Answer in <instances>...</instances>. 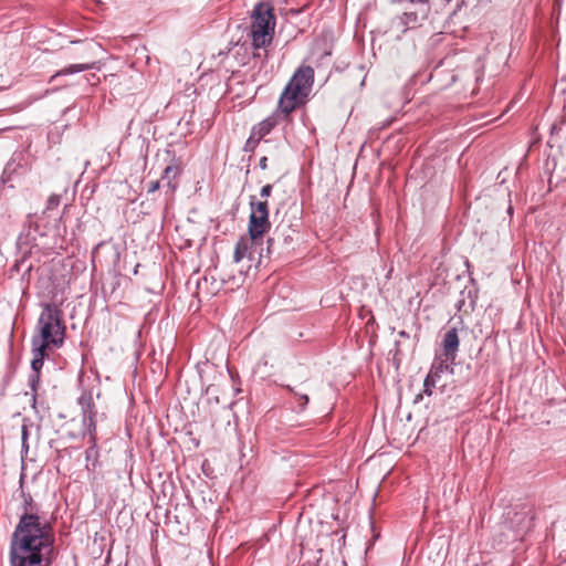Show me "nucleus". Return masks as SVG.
I'll list each match as a JSON object with an SVG mask.
<instances>
[{
  "label": "nucleus",
  "instance_id": "obj_33",
  "mask_svg": "<svg viewBox=\"0 0 566 566\" xmlns=\"http://www.w3.org/2000/svg\"><path fill=\"white\" fill-rule=\"evenodd\" d=\"M259 167L262 169V170H265L268 168V157L266 156H263L260 158L259 160Z\"/></svg>",
  "mask_w": 566,
  "mask_h": 566
},
{
  "label": "nucleus",
  "instance_id": "obj_7",
  "mask_svg": "<svg viewBox=\"0 0 566 566\" xmlns=\"http://www.w3.org/2000/svg\"><path fill=\"white\" fill-rule=\"evenodd\" d=\"M57 557V551L48 549L38 552L31 549L27 553L18 551H10V565L11 566H51Z\"/></svg>",
  "mask_w": 566,
  "mask_h": 566
},
{
  "label": "nucleus",
  "instance_id": "obj_2",
  "mask_svg": "<svg viewBox=\"0 0 566 566\" xmlns=\"http://www.w3.org/2000/svg\"><path fill=\"white\" fill-rule=\"evenodd\" d=\"M314 84V69L301 65L285 85L277 108L286 116L307 101Z\"/></svg>",
  "mask_w": 566,
  "mask_h": 566
},
{
  "label": "nucleus",
  "instance_id": "obj_37",
  "mask_svg": "<svg viewBox=\"0 0 566 566\" xmlns=\"http://www.w3.org/2000/svg\"><path fill=\"white\" fill-rule=\"evenodd\" d=\"M423 395H424V394H423V391H422L421 394H418V395L415 397L413 402H415V403H418V402L422 399V396H423Z\"/></svg>",
  "mask_w": 566,
  "mask_h": 566
},
{
  "label": "nucleus",
  "instance_id": "obj_26",
  "mask_svg": "<svg viewBox=\"0 0 566 566\" xmlns=\"http://www.w3.org/2000/svg\"><path fill=\"white\" fill-rule=\"evenodd\" d=\"M431 366H441L442 374L446 371L453 374V371H454V369H453L454 365H451V360H447V358L444 360H442L440 357H436Z\"/></svg>",
  "mask_w": 566,
  "mask_h": 566
},
{
  "label": "nucleus",
  "instance_id": "obj_25",
  "mask_svg": "<svg viewBox=\"0 0 566 566\" xmlns=\"http://www.w3.org/2000/svg\"><path fill=\"white\" fill-rule=\"evenodd\" d=\"M280 233H281V224H279L275 228V230L273 232V235L269 237L268 240H266V255L272 254L276 241L280 240Z\"/></svg>",
  "mask_w": 566,
  "mask_h": 566
},
{
  "label": "nucleus",
  "instance_id": "obj_34",
  "mask_svg": "<svg viewBox=\"0 0 566 566\" xmlns=\"http://www.w3.org/2000/svg\"><path fill=\"white\" fill-rule=\"evenodd\" d=\"M465 297L464 296H461L460 300L457 302L455 306L459 311L462 310V307L465 305Z\"/></svg>",
  "mask_w": 566,
  "mask_h": 566
},
{
  "label": "nucleus",
  "instance_id": "obj_11",
  "mask_svg": "<svg viewBox=\"0 0 566 566\" xmlns=\"http://www.w3.org/2000/svg\"><path fill=\"white\" fill-rule=\"evenodd\" d=\"M41 218L33 220L32 216L28 217V228H24L19 235V241L22 243L36 244L38 237H45L48 234L44 226L41 224Z\"/></svg>",
  "mask_w": 566,
  "mask_h": 566
},
{
  "label": "nucleus",
  "instance_id": "obj_32",
  "mask_svg": "<svg viewBox=\"0 0 566 566\" xmlns=\"http://www.w3.org/2000/svg\"><path fill=\"white\" fill-rule=\"evenodd\" d=\"M161 182H163L161 180L150 181L148 184L147 192L153 193V192L157 191L160 188Z\"/></svg>",
  "mask_w": 566,
  "mask_h": 566
},
{
  "label": "nucleus",
  "instance_id": "obj_21",
  "mask_svg": "<svg viewBox=\"0 0 566 566\" xmlns=\"http://www.w3.org/2000/svg\"><path fill=\"white\" fill-rule=\"evenodd\" d=\"M249 256L250 260L253 259L252 252H250L249 242L245 239H241L237 242L233 253V261L239 263L244 256Z\"/></svg>",
  "mask_w": 566,
  "mask_h": 566
},
{
  "label": "nucleus",
  "instance_id": "obj_23",
  "mask_svg": "<svg viewBox=\"0 0 566 566\" xmlns=\"http://www.w3.org/2000/svg\"><path fill=\"white\" fill-rule=\"evenodd\" d=\"M94 418L95 417L86 416V418L82 419L83 427L90 436L88 439L96 438V422Z\"/></svg>",
  "mask_w": 566,
  "mask_h": 566
},
{
  "label": "nucleus",
  "instance_id": "obj_15",
  "mask_svg": "<svg viewBox=\"0 0 566 566\" xmlns=\"http://www.w3.org/2000/svg\"><path fill=\"white\" fill-rule=\"evenodd\" d=\"M52 346L50 339H43L40 337L32 338V355L41 358H48V348Z\"/></svg>",
  "mask_w": 566,
  "mask_h": 566
},
{
  "label": "nucleus",
  "instance_id": "obj_39",
  "mask_svg": "<svg viewBox=\"0 0 566 566\" xmlns=\"http://www.w3.org/2000/svg\"><path fill=\"white\" fill-rule=\"evenodd\" d=\"M61 219H62V217H60L57 220H55V222H56V223H60ZM55 227H56V233H57V234H60L61 232H60V227H59V224H55Z\"/></svg>",
  "mask_w": 566,
  "mask_h": 566
},
{
  "label": "nucleus",
  "instance_id": "obj_17",
  "mask_svg": "<svg viewBox=\"0 0 566 566\" xmlns=\"http://www.w3.org/2000/svg\"><path fill=\"white\" fill-rule=\"evenodd\" d=\"M77 401L81 407L83 418H86V416L95 417V405L91 392H83Z\"/></svg>",
  "mask_w": 566,
  "mask_h": 566
},
{
  "label": "nucleus",
  "instance_id": "obj_1",
  "mask_svg": "<svg viewBox=\"0 0 566 566\" xmlns=\"http://www.w3.org/2000/svg\"><path fill=\"white\" fill-rule=\"evenodd\" d=\"M22 512L10 538V551L21 553L55 549V534L52 524L39 515V505L31 494L21 489Z\"/></svg>",
  "mask_w": 566,
  "mask_h": 566
},
{
  "label": "nucleus",
  "instance_id": "obj_22",
  "mask_svg": "<svg viewBox=\"0 0 566 566\" xmlns=\"http://www.w3.org/2000/svg\"><path fill=\"white\" fill-rule=\"evenodd\" d=\"M478 293H479V291L474 286H472L470 289L468 286H465L461 291V296H464L465 300H469V307L471 311H474V308L476 306Z\"/></svg>",
  "mask_w": 566,
  "mask_h": 566
},
{
  "label": "nucleus",
  "instance_id": "obj_20",
  "mask_svg": "<svg viewBox=\"0 0 566 566\" xmlns=\"http://www.w3.org/2000/svg\"><path fill=\"white\" fill-rule=\"evenodd\" d=\"M93 64H70L63 69H61L60 71H57L52 77H51V81H54L56 77H60V76H65V75H71V74H75V73H80V72H83V71H87L90 69H92Z\"/></svg>",
  "mask_w": 566,
  "mask_h": 566
},
{
  "label": "nucleus",
  "instance_id": "obj_38",
  "mask_svg": "<svg viewBox=\"0 0 566 566\" xmlns=\"http://www.w3.org/2000/svg\"><path fill=\"white\" fill-rule=\"evenodd\" d=\"M283 237V240H284V243L289 244V237H285L284 235V231L283 229L281 228V233H280V238Z\"/></svg>",
  "mask_w": 566,
  "mask_h": 566
},
{
  "label": "nucleus",
  "instance_id": "obj_14",
  "mask_svg": "<svg viewBox=\"0 0 566 566\" xmlns=\"http://www.w3.org/2000/svg\"><path fill=\"white\" fill-rule=\"evenodd\" d=\"M442 367L441 366H431L428 375L423 380V394L427 396L432 395V388L436 387L438 380L441 378Z\"/></svg>",
  "mask_w": 566,
  "mask_h": 566
},
{
  "label": "nucleus",
  "instance_id": "obj_27",
  "mask_svg": "<svg viewBox=\"0 0 566 566\" xmlns=\"http://www.w3.org/2000/svg\"><path fill=\"white\" fill-rule=\"evenodd\" d=\"M60 200H61V197L57 196V195H51L46 201V209L45 211L43 212V214L46 212V211H51V210H54L59 207L60 205Z\"/></svg>",
  "mask_w": 566,
  "mask_h": 566
},
{
  "label": "nucleus",
  "instance_id": "obj_31",
  "mask_svg": "<svg viewBox=\"0 0 566 566\" xmlns=\"http://www.w3.org/2000/svg\"><path fill=\"white\" fill-rule=\"evenodd\" d=\"M84 80L88 85H96L99 82V77L94 73L84 75Z\"/></svg>",
  "mask_w": 566,
  "mask_h": 566
},
{
  "label": "nucleus",
  "instance_id": "obj_5",
  "mask_svg": "<svg viewBox=\"0 0 566 566\" xmlns=\"http://www.w3.org/2000/svg\"><path fill=\"white\" fill-rule=\"evenodd\" d=\"M40 336L50 339L52 347L61 348L64 344L65 325L62 311L54 304L46 303L38 319Z\"/></svg>",
  "mask_w": 566,
  "mask_h": 566
},
{
  "label": "nucleus",
  "instance_id": "obj_29",
  "mask_svg": "<svg viewBox=\"0 0 566 566\" xmlns=\"http://www.w3.org/2000/svg\"><path fill=\"white\" fill-rule=\"evenodd\" d=\"M273 191V185L266 184L260 189V197L264 200H266L269 197H271Z\"/></svg>",
  "mask_w": 566,
  "mask_h": 566
},
{
  "label": "nucleus",
  "instance_id": "obj_12",
  "mask_svg": "<svg viewBox=\"0 0 566 566\" xmlns=\"http://www.w3.org/2000/svg\"><path fill=\"white\" fill-rule=\"evenodd\" d=\"M45 358L33 356L31 360V374L29 375L28 385L31 389L32 408L36 410V390L41 381V369Z\"/></svg>",
  "mask_w": 566,
  "mask_h": 566
},
{
  "label": "nucleus",
  "instance_id": "obj_19",
  "mask_svg": "<svg viewBox=\"0 0 566 566\" xmlns=\"http://www.w3.org/2000/svg\"><path fill=\"white\" fill-rule=\"evenodd\" d=\"M179 174V168L177 166L168 165L163 172L161 181L164 186H167L171 190H175L177 187V184L175 182V179L177 178Z\"/></svg>",
  "mask_w": 566,
  "mask_h": 566
},
{
  "label": "nucleus",
  "instance_id": "obj_36",
  "mask_svg": "<svg viewBox=\"0 0 566 566\" xmlns=\"http://www.w3.org/2000/svg\"><path fill=\"white\" fill-rule=\"evenodd\" d=\"M399 337H402V338H409V334L406 332V331H400L398 333Z\"/></svg>",
  "mask_w": 566,
  "mask_h": 566
},
{
  "label": "nucleus",
  "instance_id": "obj_30",
  "mask_svg": "<svg viewBox=\"0 0 566 566\" xmlns=\"http://www.w3.org/2000/svg\"><path fill=\"white\" fill-rule=\"evenodd\" d=\"M562 6H563V0H554L553 14L556 17L557 20L559 19L560 13H562Z\"/></svg>",
  "mask_w": 566,
  "mask_h": 566
},
{
  "label": "nucleus",
  "instance_id": "obj_16",
  "mask_svg": "<svg viewBox=\"0 0 566 566\" xmlns=\"http://www.w3.org/2000/svg\"><path fill=\"white\" fill-rule=\"evenodd\" d=\"M276 126V119L274 116H270L259 124L254 125L252 127L253 134H256L259 138H263L268 134L271 133V130Z\"/></svg>",
  "mask_w": 566,
  "mask_h": 566
},
{
  "label": "nucleus",
  "instance_id": "obj_13",
  "mask_svg": "<svg viewBox=\"0 0 566 566\" xmlns=\"http://www.w3.org/2000/svg\"><path fill=\"white\" fill-rule=\"evenodd\" d=\"M90 447L85 451V460H86V469L87 471H95L97 464H98V447H97V439L92 438L88 439Z\"/></svg>",
  "mask_w": 566,
  "mask_h": 566
},
{
  "label": "nucleus",
  "instance_id": "obj_3",
  "mask_svg": "<svg viewBox=\"0 0 566 566\" xmlns=\"http://www.w3.org/2000/svg\"><path fill=\"white\" fill-rule=\"evenodd\" d=\"M276 18L270 2L261 1L255 4L252 12L251 36L254 49L266 48L274 35Z\"/></svg>",
  "mask_w": 566,
  "mask_h": 566
},
{
  "label": "nucleus",
  "instance_id": "obj_28",
  "mask_svg": "<svg viewBox=\"0 0 566 566\" xmlns=\"http://www.w3.org/2000/svg\"><path fill=\"white\" fill-rule=\"evenodd\" d=\"M28 437H29L28 427L25 424H23L22 426V432H21V440H22L21 452L22 453H27L28 450H29Z\"/></svg>",
  "mask_w": 566,
  "mask_h": 566
},
{
  "label": "nucleus",
  "instance_id": "obj_24",
  "mask_svg": "<svg viewBox=\"0 0 566 566\" xmlns=\"http://www.w3.org/2000/svg\"><path fill=\"white\" fill-rule=\"evenodd\" d=\"M260 140H261V138H259V136L256 134H253V130L251 129L250 136L243 146V151L253 153L255 150V148L258 147Z\"/></svg>",
  "mask_w": 566,
  "mask_h": 566
},
{
  "label": "nucleus",
  "instance_id": "obj_18",
  "mask_svg": "<svg viewBox=\"0 0 566 566\" xmlns=\"http://www.w3.org/2000/svg\"><path fill=\"white\" fill-rule=\"evenodd\" d=\"M284 387L293 396L294 402L296 403L295 409L298 412L304 411L310 402L308 396L305 392H300L295 390V388L291 387L290 385H286Z\"/></svg>",
  "mask_w": 566,
  "mask_h": 566
},
{
  "label": "nucleus",
  "instance_id": "obj_4",
  "mask_svg": "<svg viewBox=\"0 0 566 566\" xmlns=\"http://www.w3.org/2000/svg\"><path fill=\"white\" fill-rule=\"evenodd\" d=\"M391 2L400 6L401 9V13L391 22V27L401 33L422 25L431 11L429 0H391Z\"/></svg>",
  "mask_w": 566,
  "mask_h": 566
},
{
  "label": "nucleus",
  "instance_id": "obj_40",
  "mask_svg": "<svg viewBox=\"0 0 566 566\" xmlns=\"http://www.w3.org/2000/svg\"><path fill=\"white\" fill-rule=\"evenodd\" d=\"M507 213H509V214H512V213H513V207H512V206H510V207L507 208Z\"/></svg>",
  "mask_w": 566,
  "mask_h": 566
},
{
  "label": "nucleus",
  "instance_id": "obj_10",
  "mask_svg": "<svg viewBox=\"0 0 566 566\" xmlns=\"http://www.w3.org/2000/svg\"><path fill=\"white\" fill-rule=\"evenodd\" d=\"M534 520L535 515L531 510L515 512L510 520L511 528L516 535L522 536L534 527Z\"/></svg>",
  "mask_w": 566,
  "mask_h": 566
},
{
  "label": "nucleus",
  "instance_id": "obj_35",
  "mask_svg": "<svg viewBox=\"0 0 566 566\" xmlns=\"http://www.w3.org/2000/svg\"><path fill=\"white\" fill-rule=\"evenodd\" d=\"M563 126H566V124H563L562 126H557V125H553L552 127V134H556L557 132L562 130L563 129Z\"/></svg>",
  "mask_w": 566,
  "mask_h": 566
},
{
  "label": "nucleus",
  "instance_id": "obj_6",
  "mask_svg": "<svg viewBox=\"0 0 566 566\" xmlns=\"http://www.w3.org/2000/svg\"><path fill=\"white\" fill-rule=\"evenodd\" d=\"M249 206L248 234L251 243L256 244L271 230L270 207L268 200H259L254 195L250 196Z\"/></svg>",
  "mask_w": 566,
  "mask_h": 566
},
{
  "label": "nucleus",
  "instance_id": "obj_8",
  "mask_svg": "<svg viewBox=\"0 0 566 566\" xmlns=\"http://www.w3.org/2000/svg\"><path fill=\"white\" fill-rule=\"evenodd\" d=\"M29 170V163L23 151H14L4 166L1 175V182L8 185L14 176H22Z\"/></svg>",
  "mask_w": 566,
  "mask_h": 566
},
{
  "label": "nucleus",
  "instance_id": "obj_9",
  "mask_svg": "<svg viewBox=\"0 0 566 566\" xmlns=\"http://www.w3.org/2000/svg\"><path fill=\"white\" fill-rule=\"evenodd\" d=\"M459 346L460 339L458 335V328L453 326L444 333L441 342L443 355L447 357V360H451V365L455 364Z\"/></svg>",
  "mask_w": 566,
  "mask_h": 566
}]
</instances>
